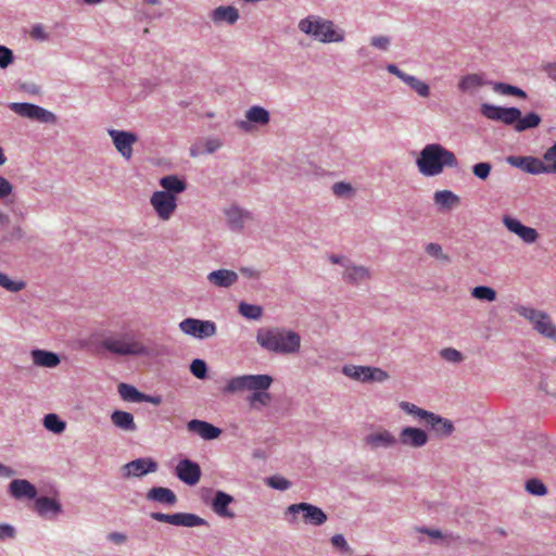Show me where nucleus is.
Returning a JSON list of instances; mask_svg holds the SVG:
<instances>
[{
	"label": "nucleus",
	"instance_id": "21",
	"mask_svg": "<svg viewBox=\"0 0 556 556\" xmlns=\"http://www.w3.org/2000/svg\"><path fill=\"white\" fill-rule=\"evenodd\" d=\"M400 441L403 445L421 447L428 442V435L419 428L406 427L400 433Z\"/></svg>",
	"mask_w": 556,
	"mask_h": 556
},
{
	"label": "nucleus",
	"instance_id": "38",
	"mask_svg": "<svg viewBox=\"0 0 556 556\" xmlns=\"http://www.w3.org/2000/svg\"><path fill=\"white\" fill-rule=\"evenodd\" d=\"M118 393L124 401L140 403L143 399V393L139 392L134 386L121 383L118 386Z\"/></svg>",
	"mask_w": 556,
	"mask_h": 556
},
{
	"label": "nucleus",
	"instance_id": "46",
	"mask_svg": "<svg viewBox=\"0 0 556 556\" xmlns=\"http://www.w3.org/2000/svg\"><path fill=\"white\" fill-rule=\"evenodd\" d=\"M546 174L556 173V142L543 154Z\"/></svg>",
	"mask_w": 556,
	"mask_h": 556
},
{
	"label": "nucleus",
	"instance_id": "44",
	"mask_svg": "<svg viewBox=\"0 0 556 556\" xmlns=\"http://www.w3.org/2000/svg\"><path fill=\"white\" fill-rule=\"evenodd\" d=\"M493 89L502 94L516 96L522 99L527 97L522 89L504 83L494 84Z\"/></svg>",
	"mask_w": 556,
	"mask_h": 556
},
{
	"label": "nucleus",
	"instance_id": "26",
	"mask_svg": "<svg viewBox=\"0 0 556 556\" xmlns=\"http://www.w3.org/2000/svg\"><path fill=\"white\" fill-rule=\"evenodd\" d=\"M211 18L215 24H220L223 22L232 25L239 18L238 10L231 5H220L214 9L211 13Z\"/></svg>",
	"mask_w": 556,
	"mask_h": 556
},
{
	"label": "nucleus",
	"instance_id": "23",
	"mask_svg": "<svg viewBox=\"0 0 556 556\" xmlns=\"http://www.w3.org/2000/svg\"><path fill=\"white\" fill-rule=\"evenodd\" d=\"M207 280L215 287L229 288L238 280V275L233 270L218 269L207 275Z\"/></svg>",
	"mask_w": 556,
	"mask_h": 556
},
{
	"label": "nucleus",
	"instance_id": "37",
	"mask_svg": "<svg viewBox=\"0 0 556 556\" xmlns=\"http://www.w3.org/2000/svg\"><path fill=\"white\" fill-rule=\"evenodd\" d=\"M247 401L252 408L261 409L262 407H266L270 404L271 395L267 392V390H260L257 392L251 393Z\"/></svg>",
	"mask_w": 556,
	"mask_h": 556
},
{
	"label": "nucleus",
	"instance_id": "31",
	"mask_svg": "<svg viewBox=\"0 0 556 556\" xmlns=\"http://www.w3.org/2000/svg\"><path fill=\"white\" fill-rule=\"evenodd\" d=\"M227 220L232 229H241L244 223L251 218L249 212L238 207L230 206L225 212Z\"/></svg>",
	"mask_w": 556,
	"mask_h": 556
},
{
	"label": "nucleus",
	"instance_id": "15",
	"mask_svg": "<svg viewBox=\"0 0 556 556\" xmlns=\"http://www.w3.org/2000/svg\"><path fill=\"white\" fill-rule=\"evenodd\" d=\"M157 470V463L152 458H138L125 464L122 468L124 478L142 477Z\"/></svg>",
	"mask_w": 556,
	"mask_h": 556
},
{
	"label": "nucleus",
	"instance_id": "30",
	"mask_svg": "<svg viewBox=\"0 0 556 556\" xmlns=\"http://www.w3.org/2000/svg\"><path fill=\"white\" fill-rule=\"evenodd\" d=\"M434 203L442 210H451L460 203V198L450 190L437 191L433 195Z\"/></svg>",
	"mask_w": 556,
	"mask_h": 556
},
{
	"label": "nucleus",
	"instance_id": "19",
	"mask_svg": "<svg viewBox=\"0 0 556 556\" xmlns=\"http://www.w3.org/2000/svg\"><path fill=\"white\" fill-rule=\"evenodd\" d=\"M507 162L511 166L518 167L529 174L539 175L546 173L543 160L534 156H509Z\"/></svg>",
	"mask_w": 556,
	"mask_h": 556
},
{
	"label": "nucleus",
	"instance_id": "7",
	"mask_svg": "<svg viewBox=\"0 0 556 556\" xmlns=\"http://www.w3.org/2000/svg\"><path fill=\"white\" fill-rule=\"evenodd\" d=\"M271 383L273 378L269 375L237 376L228 380L224 392L233 394L241 391H250L253 393L260 390H268Z\"/></svg>",
	"mask_w": 556,
	"mask_h": 556
},
{
	"label": "nucleus",
	"instance_id": "47",
	"mask_svg": "<svg viewBox=\"0 0 556 556\" xmlns=\"http://www.w3.org/2000/svg\"><path fill=\"white\" fill-rule=\"evenodd\" d=\"M440 356L450 363L458 364L464 361L463 354L454 348H445L440 351Z\"/></svg>",
	"mask_w": 556,
	"mask_h": 556
},
{
	"label": "nucleus",
	"instance_id": "62",
	"mask_svg": "<svg viewBox=\"0 0 556 556\" xmlns=\"http://www.w3.org/2000/svg\"><path fill=\"white\" fill-rule=\"evenodd\" d=\"M14 535V529L9 525H2L0 526V538H13Z\"/></svg>",
	"mask_w": 556,
	"mask_h": 556
},
{
	"label": "nucleus",
	"instance_id": "50",
	"mask_svg": "<svg viewBox=\"0 0 556 556\" xmlns=\"http://www.w3.org/2000/svg\"><path fill=\"white\" fill-rule=\"evenodd\" d=\"M190 371L199 379H204L207 374V366L202 359H194L190 365Z\"/></svg>",
	"mask_w": 556,
	"mask_h": 556
},
{
	"label": "nucleus",
	"instance_id": "42",
	"mask_svg": "<svg viewBox=\"0 0 556 556\" xmlns=\"http://www.w3.org/2000/svg\"><path fill=\"white\" fill-rule=\"evenodd\" d=\"M238 309H239V313L248 319L257 320L262 317V314H263V309L261 306L254 305V304H248L244 302L239 304Z\"/></svg>",
	"mask_w": 556,
	"mask_h": 556
},
{
	"label": "nucleus",
	"instance_id": "29",
	"mask_svg": "<svg viewBox=\"0 0 556 556\" xmlns=\"http://www.w3.org/2000/svg\"><path fill=\"white\" fill-rule=\"evenodd\" d=\"M147 498L167 505H174L177 502L176 494L170 489L163 486H155L149 490Z\"/></svg>",
	"mask_w": 556,
	"mask_h": 556
},
{
	"label": "nucleus",
	"instance_id": "18",
	"mask_svg": "<svg viewBox=\"0 0 556 556\" xmlns=\"http://www.w3.org/2000/svg\"><path fill=\"white\" fill-rule=\"evenodd\" d=\"M364 443L371 450L389 448L397 443V439L389 430L379 429L368 433L364 438Z\"/></svg>",
	"mask_w": 556,
	"mask_h": 556
},
{
	"label": "nucleus",
	"instance_id": "20",
	"mask_svg": "<svg viewBox=\"0 0 556 556\" xmlns=\"http://www.w3.org/2000/svg\"><path fill=\"white\" fill-rule=\"evenodd\" d=\"M187 429L190 432L197 433L204 440L217 439L222 433V430L219 428L213 426L212 424H210L207 421L199 420V419L190 420L187 424Z\"/></svg>",
	"mask_w": 556,
	"mask_h": 556
},
{
	"label": "nucleus",
	"instance_id": "41",
	"mask_svg": "<svg viewBox=\"0 0 556 556\" xmlns=\"http://www.w3.org/2000/svg\"><path fill=\"white\" fill-rule=\"evenodd\" d=\"M400 407L405 413H407L409 415H414L415 417L419 418L420 420H424L425 422H427L428 418H430L432 415L431 412L422 409V408L416 406L415 404L405 402V401L400 403Z\"/></svg>",
	"mask_w": 556,
	"mask_h": 556
},
{
	"label": "nucleus",
	"instance_id": "56",
	"mask_svg": "<svg viewBox=\"0 0 556 556\" xmlns=\"http://www.w3.org/2000/svg\"><path fill=\"white\" fill-rule=\"evenodd\" d=\"M371 45L378 49L387 50L390 45V40L384 36H376L371 38Z\"/></svg>",
	"mask_w": 556,
	"mask_h": 556
},
{
	"label": "nucleus",
	"instance_id": "59",
	"mask_svg": "<svg viewBox=\"0 0 556 556\" xmlns=\"http://www.w3.org/2000/svg\"><path fill=\"white\" fill-rule=\"evenodd\" d=\"M387 71L390 73V74H393L395 75L396 77H399L403 83L405 81V79L407 78L408 74L404 73L403 71H401L396 65L394 64H389L387 66Z\"/></svg>",
	"mask_w": 556,
	"mask_h": 556
},
{
	"label": "nucleus",
	"instance_id": "28",
	"mask_svg": "<svg viewBox=\"0 0 556 556\" xmlns=\"http://www.w3.org/2000/svg\"><path fill=\"white\" fill-rule=\"evenodd\" d=\"M112 424L124 431H136L137 425L132 414L124 410H114L111 415Z\"/></svg>",
	"mask_w": 556,
	"mask_h": 556
},
{
	"label": "nucleus",
	"instance_id": "1",
	"mask_svg": "<svg viewBox=\"0 0 556 556\" xmlns=\"http://www.w3.org/2000/svg\"><path fill=\"white\" fill-rule=\"evenodd\" d=\"M256 342L264 350L276 354H296L301 349L300 334L283 327L258 329L256 332Z\"/></svg>",
	"mask_w": 556,
	"mask_h": 556
},
{
	"label": "nucleus",
	"instance_id": "58",
	"mask_svg": "<svg viewBox=\"0 0 556 556\" xmlns=\"http://www.w3.org/2000/svg\"><path fill=\"white\" fill-rule=\"evenodd\" d=\"M331 543L334 547L341 548V549H348L349 545L345 541L344 536L342 534H334L331 538Z\"/></svg>",
	"mask_w": 556,
	"mask_h": 556
},
{
	"label": "nucleus",
	"instance_id": "51",
	"mask_svg": "<svg viewBox=\"0 0 556 556\" xmlns=\"http://www.w3.org/2000/svg\"><path fill=\"white\" fill-rule=\"evenodd\" d=\"M267 484L269 486H271L273 489L280 490V491H285V490L289 489V486H290V482L287 479L279 477V476H273V477L268 478Z\"/></svg>",
	"mask_w": 556,
	"mask_h": 556
},
{
	"label": "nucleus",
	"instance_id": "39",
	"mask_svg": "<svg viewBox=\"0 0 556 556\" xmlns=\"http://www.w3.org/2000/svg\"><path fill=\"white\" fill-rule=\"evenodd\" d=\"M43 426L47 430L59 434L65 430L66 424L56 414H48L43 418Z\"/></svg>",
	"mask_w": 556,
	"mask_h": 556
},
{
	"label": "nucleus",
	"instance_id": "3",
	"mask_svg": "<svg viewBox=\"0 0 556 556\" xmlns=\"http://www.w3.org/2000/svg\"><path fill=\"white\" fill-rule=\"evenodd\" d=\"M481 113L491 121H501L506 125H514V129L518 132L535 128L542 121L541 116L534 112L522 117L521 111L517 108H501L489 103L481 105Z\"/></svg>",
	"mask_w": 556,
	"mask_h": 556
},
{
	"label": "nucleus",
	"instance_id": "53",
	"mask_svg": "<svg viewBox=\"0 0 556 556\" xmlns=\"http://www.w3.org/2000/svg\"><path fill=\"white\" fill-rule=\"evenodd\" d=\"M30 37L35 40L45 41L48 40L49 36L41 24L33 26L30 30Z\"/></svg>",
	"mask_w": 556,
	"mask_h": 556
},
{
	"label": "nucleus",
	"instance_id": "13",
	"mask_svg": "<svg viewBox=\"0 0 556 556\" xmlns=\"http://www.w3.org/2000/svg\"><path fill=\"white\" fill-rule=\"evenodd\" d=\"M151 518L161 521L166 522L174 526H181V527H198L206 525V521L190 513H176V514H163V513H152Z\"/></svg>",
	"mask_w": 556,
	"mask_h": 556
},
{
	"label": "nucleus",
	"instance_id": "63",
	"mask_svg": "<svg viewBox=\"0 0 556 556\" xmlns=\"http://www.w3.org/2000/svg\"><path fill=\"white\" fill-rule=\"evenodd\" d=\"M15 475V471L10 467L0 463V477L10 478Z\"/></svg>",
	"mask_w": 556,
	"mask_h": 556
},
{
	"label": "nucleus",
	"instance_id": "24",
	"mask_svg": "<svg viewBox=\"0 0 556 556\" xmlns=\"http://www.w3.org/2000/svg\"><path fill=\"white\" fill-rule=\"evenodd\" d=\"M10 493L15 498L27 497L29 500L35 498L37 495L36 488L25 479H16L10 483Z\"/></svg>",
	"mask_w": 556,
	"mask_h": 556
},
{
	"label": "nucleus",
	"instance_id": "33",
	"mask_svg": "<svg viewBox=\"0 0 556 556\" xmlns=\"http://www.w3.org/2000/svg\"><path fill=\"white\" fill-rule=\"evenodd\" d=\"M426 424L431 426L432 430L438 435L447 437L454 431V426L451 420L442 418L433 413Z\"/></svg>",
	"mask_w": 556,
	"mask_h": 556
},
{
	"label": "nucleus",
	"instance_id": "10",
	"mask_svg": "<svg viewBox=\"0 0 556 556\" xmlns=\"http://www.w3.org/2000/svg\"><path fill=\"white\" fill-rule=\"evenodd\" d=\"M179 329L197 339H206L216 334L217 326L212 320H201L197 318H186L179 324Z\"/></svg>",
	"mask_w": 556,
	"mask_h": 556
},
{
	"label": "nucleus",
	"instance_id": "43",
	"mask_svg": "<svg viewBox=\"0 0 556 556\" xmlns=\"http://www.w3.org/2000/svg\"><path fill=\"white\" fill-rule=\"evenodd\" d=\"M0 287L10 292H18L25 289L26 282L23 280H12L8 275L0 271Z\"/></svg>",
	"mask_w": 556,
	"mask_h": 556
},
{
	"label": "nucleus",
	"instance_id": "12",
	"mask_svg": "<svg viewBox=\"0 0 556 556\" xmlns=\"http://www.w3.org/2000/svg\"><path fill=\"white\" fill-rule=\"evenodd\" d=\"M9 108L15 114L29 119L42 123H55L56 121V117L52 112L36 104L12 102L9 104Z\"/></svg>",
	"mask_w": 556,
	"mask_h": 556
},
{
	"label": "nucleus",
	"instance_id": "40",
	"mask_svg": "<svg viewBox=\"0 0 556 556\" xmlns=\"http://www.w3.org/2000/svg\"><path fill=\"white\" fill-rule=\"evenodd\" d=\"M404 83L409 86L418 96L422 98H428L430 96L429 85L421 81L417 77L408 75Z\"/></svg>",
	"mask_w": 556,
	"mask_h": 556
},
{
	"label": "nucleus",
	"instance_id": "6",
	"mask_svg": "<svg viewBox=\"0 0 556 556\" xmlns=\"http://www.w3.org/2000/svg\"><path fill=\"white\" fill-rule=\"evenodd\" d=\"M299 515H301V520L305 525L314 527L324 525L328 519L326 513L321 508L305 502L291 504L285 511V517L291 525L299 522Z\"/></svg>",
	"mask_w": 556,
	"mask_h": 556
},
{
	"label": "nucleus",
	"instance_id": "61",
	"mask_svg": "<svg viewBox=\"0 0 556 556\" xmlns=\"http://www.w3.org/2000/svg\"><path fill=\"white\" fill-rule=\"evenodd\" d=\"M162 396L161 395H149L143 393V399H141V402H147L153 405H160L162 403Z\"/></svg>",
	"mask_w": 556,
	"mask_h": 556
},
{
	"label": "nucleus",
	"instance_id": "16",
	"mask_svg": "<svg viewBox=\"0 0 556 556\" xmlns=\"http://www.w3.org/2000/svg\"><path fill=\"white\" fill-rule=\"evenodd\" d=\"M116 150L127 160L132 155V144L138 138L135 134L112 129L109 131Z\"/></svg>",
	"mask_w": 556,
	"mask_h": 556
},
{
	"label": "nucleus",
	"instance_id": "8",
	"mask_svg": "<svg viewBox=\"0 0 556 556\" xmlns=\"http://www.w3.org/2000/svg\"><path fill=\"white\" fill-rule=\"evenodd\" d=\"M342 374L355 381L367 383V382H383L389 379V374L379 368L372 366H361V365H344L342 367Z\"/></svg>",
	"mask_w": 556,
	"mask_h": 556
},
{
	"label": "nucleus",
	"instance_id": "49",
	"mask_svg": "<svg viewBox=\"0 0 556 556\" xmlns=\"http://www.w3.org/2000/svg\"><path fill=\"white\" fill-rule=\"evenodd\" d=\"M526 489L533 495H545L547 490L545 485L538 479H530L526 483Z\"/></svg>",
	"mask_w": 556,
	"mask_h": 556
},
{
	"label": "nucleus",
	"instance_id": "5",
	"mask_svg": "<svg viewBox=\"0 0 556 556\" xmlns=\"http://www.w3.org/2000/svg\"><path fill=\"white\" fill-rule=\"evenodd\" d=\"M100 345L119 356L149 354V349L132 332L109 336L101 341Z\"/></svg>",
	"mask_w": 556,
	"mask_h": 556
},
{
	"label": "nucleus",
	"instance_id": "27",
	"mask_svg": "<svg viewBox=\"0 0 556 556\" xmlns=\"http://www.w3.org/2000/svg\"><path fill=\"white\" fill-rule=\"evenodd\" d=\"M31 358L34 364L40 367L53 368L60 364L58 354L45 350L31 351Z\"/></svg>",
	"mask_w": 556,
	"mask_h": 556
},
{
	"label": "nucleus",
	"instance_id": "54",
	"mask_svg": "<svg viewBox=\"0 0 556 556\" xmlns=\"http://www.w3.org/2000/svg\"><path fill=\"white\" fill-rule=\"evenodd\" d=\"M13 191L12 184L4 177L0 176V199L4 200Z\"/></svg>",
	"mask_w": 556,
	"mask_h": 556
},
{
	"label": "nucleus",
	"instance_id": "48",
	"mask_svg": "<svg viewBox=\"0 0 556 556\" xmlns=\"http://www.w3.org/2000/svg\"><path fill=\"white\" fill-rule=\"evenodd\" d=\"M491 169H492V165L488 162H481V163H477L472 166V174L481 179V180H485L489 178L490 174H491Z\"/></svg>",
	"mask_w": 556,
	"mask_h": 556
},
{
	"label": "nucleus",
	"instance_id": "36",
	"mask_svg": "<svg viewBox=\"0 0 556 556\" xmlns=\"http://www.w3.org/2000/svg\"><path fill=\"white\" fill-rule=\"evenodd\" d=\"M484 84H485V81H484L482 75L468 74L459 80L458 88L463 92H470V91H473V90L482 87Z\"/></svg>",
	"mask_w": 556,
	"mask_h": 556
},
{
	"label": "nucleus",
	"instance_id": "4",
	"mask_svg": "<svg viewBox=\"0 0 556 556\" xmlns=\"http://www.w3.org/2000/svg\"><path fill=\"white\" fill-rule=\"evenodd\" d=\"M298 27L303 34L323 43L341 42L344 39L342 29L337 28L332 21L318 15L302 18Z\"/></svg>",
	"mask_w": 556,
	"mask_h": 556
},
{
	"label": "nucleus",
	"instance_id": "11",
	"mask_svg": "<svg viewBox=\"0 0 556 556\" xmlns=\"http://www.w3.org/2000/svg\"><path fill=\"white\" fill-rule=\"evenodd\" d=\"M150 203L160 219L168 220L177 208V197L165 191H155Z\"/></svg>",
	"mask_w": 556,
	"mask_h": 556
},
{
	"label": "nucleus",
	"instance_id": "34",
	"mask_svg": "<svg viewBox=\"0 0 556 556\" xmlns=\"http://www.w3.org/2000/svg\"><path fill=\"white\" fill-rule=\"evenodd\" d=\"M371 275L368 268L364 266H348L343 278L351 283H359L370 279Z\"/></svg>",
	"mask_w": 556,
	"mask_h": 556
},
{
	"label": "nucleus",
	"instance_id": "2",
	"mask_svg": "<svg viewBox=\"0 0 556 556\" xmlns=\"http://www.w3.org/2000/svg\"><path fill=\"white\" fill-rule=\"evenodd\" d=\"M420 174L426 177L440 175L445 167H457L458 161L454 152L439 143H429L420 151L416 160Z\"/></svg>",
	"mask_w": 556,
	"mask_h": 556
},
{
	"label": "nucleus",
	"instance_id": "60",
	"mask_svg": "<svg viewBox=\"0 0 556 556\" xmlns=\"http://www.w3.org/2000/svg\"><path fill=\"white\" fill-rule=\"evenodd\" d=\"M222 146L217 139H210L205 142V152L213 153Z\"/></svg>",
	"mask_w": 556,
	"mask_h": 556
},
{
	"label": "nucleus",
	"instance_id": "17",
	"mask_svg": "<svg viewBox=\"0 0 556 556\" xmlns=\"http://www.w3.org/2000/svg\"><path fill=\"white\" fill-rule=\"evenodd\" d=\"M176 475L186 484L194 485L200 481L201 468L190 459H182L176 466Z\"/></svg>",
	"mask_w": 556,
	"mask_h": 556
},
{
	"label": "nucleus",
	"instance_id": "32",
	"mask_svg": "<svg viewBox=\"0 0 556 556\" xmlns=\"http://www.w3.org/2000/svg\"><path fill=\"white\" fill-rule=\"evenodd\" d=\"M160 186L164 189L163 191L168 192L177 197V194L184 192L187 189L185 180L180 179L176 175L164 176L160 179Z\"/></svg>",
	"mask_w": 556,
	"mask_h": 556
},
{
	"label": "nucleus",
	"instance_id": "35",
	"mask_svg": "<svg viewBox=\"0 0 556 556\" xmlns=\"http://www.w3.org/2000/svg\"><path fill=\"white\" fill-rule=\"evenodd\" d=\"M35 510L40 516H47L49 513H52L55 515V514L60 513L61 506L54 500L47 497V496H41V497L37 498L35 502Z\"/></svg>",
	"mask_w": 556,
	"mask_h": 556
},
{
	"label": "nucleus",
	"instance_id": "55",
	"mask_svg": "<svg viewBox=\"0 0 556 556\" xmlns=\"http://www.w3.org/2000/svg\"><path fill=\"white\" fill-rule=\"evenodd\" d=\"M332 191L337 197H343L349 194L352 191V187L345 182H336L332 186Z\"/></svg>",
	"mask_w": 556,
	"mask_h": 556
},
{
	"label": "nucleus",
	"instance_id": "22",
	"mask_svg": "<svg viewBox=\"0 0 556 556\" xmlns=\"http://www.w3.org/2000/svg\"><path fill=\"white\" fill-rule=\"evenodd\" d=\"M233 502V497L223 491H217L212 500L211 506L215 514L220 517L233 518L235 514L228 509Z\"/></svg>",
	"mask_w": 556,
	"mask_h": 556
},
{
	"label": "nucleus",
	"instance_id": "45",
	"mask_svg": "<svg viewBox=\"0 0 556 556\" xmlns=\"http://www.w3.org/2000/svg\"><path fill=\"white\" fill-rule=\"evenodd\" d=\"M471 295L478 300H484L492 302L496 299V292L490 287L479 286L475 287L471 291Z\"/></svg>",
	"mask_w": 556,
	"mask_h": 556
},
{
	"label": "nucleus",
	"instance_id": "52",
	"mask_svg": "<svg viewBox=\"0 0 556 556\" xmlns=\"http://www.w3.org/2000/svg\"><path fill=\"white\" fill-rule=\"evenodd\" d=\"M14 55L11 49L0 46V68H7L13 63Z\"/></svg>",
	"mask_w": 556,
	"mask_h": 556
},
{
	"label": "nucleus",
	"instance_id": "25",
	"mask_svg": "<svg viewBox=\"0 0 556 556\" xmlns=\"http://www.w3.org/2000/svg\"><path fill=\"white\" fill-rule=\"evenodd\" d=\"M245 117L248 119V122L245 121H241L238 123V126L243 129V130H249L250 129V124L249 122L251 123H257V124H261V125H266L268 122H269V114L268 112L262 108V106H252L251 109H249L245 113Z\"/></svg>",
	"mask_w": 556,
	"mask_h": 556
},
{
	"label": "nucleus",
	"instance_id": "64",
	"mask_svg": "<svg viewBox=\"0 0 556 556\" xmlns=\"http://www.w3.org/2000/svg\"><path fill=\"white\" fill-rule=\"evenodd\" d=\"M109 539L113 542H115L116 544H122L126 541V536L122 533H118V532H113L109 535Z\"/></svg>",
	"mask_w": 556,
	"mask_h": 556
},
{
	"label": "nucleus",
	"instance_id": "57",
	"mask_svg": "<svg viewBox=\"0 0 556 556\" xmlns=\"http://www.w3.org/2000/svg\"><path fill=\"white\" fill-rule=\"evenodd\" d=\"M426 252L428 254L432 255V256H435V257L446 258V256L443 255V253H442L441 245L438 244V243H429V244H427Z\"/></svg>",
	"mask_w": 556,
	"mask_h": 556
},
{
	"label": "nucleus",
	"instance_id": "9",
	"mask_svg": "<svg viewBox=\"0 0 556 556\" xmlns=\"http://www.w3.org/2000/svg\"><path fill=\"white\" fill-rule=\"evenodd\" d=\"M518 313L520 316L528 319L533 325V328L542 336L551 339L556 338V326L545 312L521 306L518 308Z\"/></svg>",
	"mask_w": 556,
	"mask_h": 556
},
{
	"label": "nucleus",
	"instance_id": "14",
	"mask_svg": "<svg viewBox=\"0 0 556 556\" xmlns=\"http://www.w3.org/2000/svg\"><path fill=\"white\" fill-rule=\"evenodd\" d=\"M502 222L508 231L518 236L525 243L532 244L539 239L536 229L521 224V222L515 217L504 215Z\"/></svg>",
	"mask_w": 556,
	"mask_h": 556
}]
</instances>
